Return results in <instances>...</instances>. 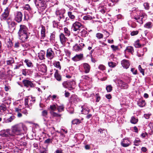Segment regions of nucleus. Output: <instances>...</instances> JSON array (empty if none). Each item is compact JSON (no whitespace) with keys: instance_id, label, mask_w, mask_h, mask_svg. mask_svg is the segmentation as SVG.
<instances>
[{"instance_id":"48","label":"nucleus","mask_w":153,"mask_h":153,"mask_svg":"<svg viewBox=\"0 0 153 153\" xmlns=\"http://www.w3.org/2000/svg\"><path fill=\"white\" fill-rule=\"evenodd\" d=\"M48 114V112L46 110H44L42 112V116L46 117Z\"/></svg>"},{"instance_id":"41","label":"nucleus","mask_w":153,"mask_h":153,"mask_svg":"<svg viewBox=\"0 0 153 153\" xmlns=\"http://www.w3.org/2000/svg\"><path fill=\"white\" fill-rule=\"evenodd\" d=\"M81 123L80 121L78 119H74L72 121V123L73 124H77Z\"/></svg>"},{"instance_id":"21","label":"nucleus","mask_w":153,"mask_h":153,"mask_svg":"<svg viewBox=\"0 0 153 153\" xmlns=\"http://www.w3.org/2000/svg\"><path fill=\"white\" fill-rule=\"evenodd\" d=\"M45 52L44 51H41L38 54V56L39 59L41 60L45 59Z\"/></svg>"},{"instance_id":"35","label":"nucleus","mask_w":153,"mask_h":153,"mask_svg":"<svg viewBox=\"0 0 153 153\" xmlns=\"http://www.w3.org/2000/svg\"><path fill=\"white\" fill-rule=\"evenodd\" d=\"M9 27L10 29H11L13 27L16 25V23L14 22H11L7 21Z\"/></svg>"},{"instance_id":"55","label":"nucleus","mask_w":153,"mask_h":153,"mask_svg":"<svg viewBox=\"0 0 153 153\" xmlns=\"http://www.w3.org/2000/svg\"><path fill=\"white\" fill-rule=\"evenodd\" d=\"M138 33V31L137 30L133 31L131 32V36H134L135 35H137Z\"/></svg>"},{"instance_id":"6","label":"nucleus","mask_w":153,"mask_h":153,"mask_svg":"<svg viewBox=\"0 0 153 153\" xmlns=\"http://www.w3.org/2000/svg\"><path fill=\"white\" fill-rule=\"evenodd\" d=\"M9 15V10L8 7L5 10L4 12L1 15V20L4 21L7 20L8 18Z\"/></svg>"},{"instance_id":"12","label":"nucleus","mask_w":153,"mask_h":153,"mask_svg":"<svg viewBox=\"0 0 153 153\" xmlns=\"http://www.w3.org/2000/svg\"><path fill=\"white\" fill-rule=\"evenodd\" d=\"M117 82L119 86L121 87L122 88L126 89L128 88V85L127 84L123 82L121 80H118Z\"/></svg>"},{"instance_id":"9","label":"nucleus","mask_w":153,"mask_h":153,"mask_svg":"<svg viewBox=\"0 0 153 153\" xmlns=\"http://www.w3.org/2000/svg\"><path fill=\"white\" fill-rule=\"evenodd\" d=\"M38 67L39 71L44 74L46 73L47 71V67L45 64L39 65Z\"/></svg>"},{"instance_id":"37","label":"nucleus","mask_w":153,"mask_h":153,"mask_svg":"<svg viewBox=\"0 0 153 153\" xmlns=\"http://www.w3.org/2000/svg\"><path fill=\"white\" fill-rule=\"evenodd\" d=\"M6 77V75L5 74V71H0V78L1 79H5Z\"/></svg>"},{"instance_id":"36","label":"nucleus","mask_w":153,"mask_h":153,"mask_svg":"<svg viewBox=\"0 0 153 153\" xmlns=\"http://www.w3.org/2000/svg\"><path fill=\"white\" fill-rule=\"evenodd\" d=\"M19 12L17 11L15 13V19H14L16 21L18 22H19Z\"/></svg>"},{"instance_id":"60","label":"nucleus","mask_w":153,"mask_h":153,"mask_svg":"<svg viewBox=\"0 0 153 153\" xmlns=\"http://www.w3.org/2000/svg\"><path fill=\"white\" fill-rule=\"evenodd\" d=\"M53 25L54 27H56L58 26V23L55 21H53Z\"/></svg>"},{"instance_id":"47","label":"nucleus","mask_w":153,"mask_h":153,"mask_svg":"<svg viewBox=\"0 0 153 153\" xmlns=\"http://www.w3.org/2000/svg\"><path fill=\"white\" fill-rule=\"evenodd\" d=\"M64 32L66 34V36H69L70 34V32L66 27H65L64 29Z\"/></svg>"},{"instance_id":"28","label":"nucleus","mask_w":153,"mask_h":153,"mask_svg":"<svg viewBox=\"0 0 153 153\" xmlns=\"http://www.w3.org/2000/svg\"><path fill=\"white\" fill-rule=\"evenodd\" d=\"M68 14L69 17L71 19H75V16L74 12H68Z\"/></svg>"},{"instance_id":"10","label":"nucleus","mask_w":153,"mask_h":153,"mask_svg":"<svg viewBox=\"0 0 153 153\" xmlns=\"http://www.w3.org/2000/svg\"><path fill=\"white\" fill-rule=\"evenodd\" d=\"M131 144V142L128 138H124L121 142V145L124 147H127Z\"/></svg>"},{"instance_id":"1","label":"nucleus","mask_w":153,"mask_h":153,"mask_svg":"<svg viewBox=\"0 0 153 153\" xmlns=\"http://www.w3.org/2000/svg\"><path fill=\"white\" fill-rule=\"evenodd\" d=\"M20 39L21 42H24L28 38L27 28L24 25H20Z\"/></svg>"},{"instance_id":"7","label":"nucleus","mask_w":153,"mask_h":153,"mask_svg":"<svg viewBox=\"0 0 153 153\" xmlns=\"http://www.w3.org/2000/svg\"><path fill=\"white\" fill-rule=\"evenodd\" d=\"M54 53L51 48L48 49L47 51L46 56L47 58L50 59H52L54 56Z\"/></svg>"},{"instance_id":"18","label":"nucleus","mask_w":153,"mask_h":153,"mask_svg":"<svg viewBox=\"0 0 153 153\" xmlns=\"http://www.w3.org/2000/svg\"><path fill=\"white\" fill-rule=\"evenodd\" d=\"M20 124V126H21V128L20 129V133L23 134L27 130V127L25 125L22 123H21Z\"/></svg>"},{"instance_id":"27","label":"nucleus","mask_w":153,"mask_h":153,"mask_svg":"<svg viewBox=\"0 0 153 153\" xmlns=\"http://www.w3.org/2000/svg\"><path fill=\"white\" fill-rule=\"evenodd\" d=\"M6 104L8 105V104L5 102L1 104L0 105V110H2L3 111H5L7 109Z\"/></svg>"},{"instance_id":"33","label":"nucleus","mask_w":153,"mask_h":153,"mask_svg":"<svg viewBox=\"0 0 153 153\" xmlns=\"http://www.w3.org/2000/svg\"><path fill=\"white\" fill-rule=\"evenodd\" d=\"M6 44L8 47H11L13 45V43L10 38H8L7 39Z\"/></svg>"},{"instance_id":"8","label":"nucleus","mask_w":153,"mask_h":153,"mask_svg":"<svg viewBox=\"0 0 153 153\" xmlns=\"http://www.w3.org/2000/svg\"><path fill=\"white\" fill-rule=\"evenodd\" d=\"M12 131L14 134L16 135H19V125L16 124L12 127Z\"/></svg>"},{"instance_id":"15","label":"nucleus","mask_w":153,"mask_h":153,"mask_svg":"<svg viewBox=\"0 0 153 153\" xmlns=\"http://www.w3.org/2000/svg\"><path fill=\"white\" fill-rule=\"evenodd\" d=\"M22 82L25 86H30L31 87H33L34 86L33 84L30 81L28 80H24Z\"/></svg>"},{"instance_id":"29","label":"nucleus","mask_w":153,"mask_h":153,"mask_svg":"<svg viewBox=\"0 0 153 153\" xmlns=\"http://www.w3.org/2000/svg\"><path fill=\"white\" fill-rule=\"evenodd\" d=\"M57 104H53L50 105V108L51 110V111H54L57 110Z\"/></svg>"},{"instance_id":"42","label":"nucleus","mask_w":153,"mask_h":153,"mask_svg":"<svg viewBox=\"0 0 153 153\" xmlns=\"http://www.w3.org/2000/svg\"><path fill=\"white\" fill-rule=\"evenodd\" d=\"M140 142V140L138 138H137L134 142V145L135 146H138Z\"/></svg>"},{"instance_id":"61","label":"nucleus","mask_w":153,"mask_h":153,"mask_svg":"<svg viewBox=\"0 0 153 153\" xmlns=\"http://www.w3.org/2000/svg\"><path fill=\"white\" fill-rule=\"evenodd\" d=\"M55 37V35L54 33H53L52 34H51L50 36V39L51 40H53Z\"/></svg>"},{"instance_id":"19","label":"nucleus","mask_w":153,"mask_h":153,"mask_svg":"<svg viewBox=\"0 0 153 153\" xmlns=\"http://www.w3.org/2000/svg\"><path fill=\"white\" fill-rule=\"evenodd\" d=\"M65 12V10L64 9L61 10H57L56 11V13L57 15H60V18H62L63 17V14Z\"/></svg>"},{"instance_id":"30","label":"nucleus","mask_w":153,"mask_h":153,"mask_svg":"<svg viewBox=\"0 0 153 153\" xmlns=\"http://www.w3.org/2000/svg\"><path fill=\"white\" fill-rule=\"evenodd\" d=\"M57 110L59 112H61L64 111V107L63 105H62L60 106H57Z\"/></svg>"},{"instance_id":"49","label":"nucleus","mask_w":153,"mask_h":153,"mask_svg":"<svg viewBox=\"0 0 153 153\" xmlns=\"http://www.w3.org/2000/svg\"><path fill=\"white\" fill-rule=\"evenodd\" d=\"M96 37L98 39H100L103 37V35L100 33H98L96 34Z\"/></svg>"},{"instance_id":"16","label":"nucleus","mask_w":153,"mask_h":153,"mask_svg":"<svg viewBox=\"0 0 153 153\" xmlns=\"http://www.w3.org/2000/svg\"><path fill=\"white\" fill-rule=\"evenodd\" d=\"M137 104L140 107H143L145 106L146 105V103L145 100H143L142 99H139L137 101Z\"/></svg>"},{"instance_id":"31","label":"nucleus","mask_w":153,"mask_h":153,"mask_svg":"<svg viewBox=\"0 0 153 153\" xmlns=\"http://www.w3.org/2000/svg\"><path fill=\"white\" fill-rule=\"evenodd\" d=\"M125 52H128L131 53L132 54L134 52V49L131 46L127 47L125 50Z\"/></svg>"},{"instance_id":"46","label":"nucleus","mask_w":153,"mask_h":153,"mask_svg":"<svg viewBox=\"0 0 153 153\" xmlns=\"http://www.w3.org/2000/svg\"><path fill=\"white\" fill-rule=\"evenodd\" d=\"M96 98V102H99L101 99V97L99 93L96 94L95 95Z\"/></svg>"},{"instance_id":"44","label":"nucleus","mask_w":153,"mask_h":153,"mask_svg":"<svg viewBox=\"0 0 153 153\" xmlns=\"http://www.w3.org/2000/svg\"><path fill=\"white\" fill-rule=\"evenodd\" d=\"M81 35L82 36H86L87 35V32L85 30L83 29L80 31Z\"/></svg>"},{"instance_id":"20","label":"nucleus","mask_w":153,"mask_h":153,"mask_svg":"<svg viewBox=\"0 0 153 153\" xmlns=\"http://www.w3.org/2000/svg\"><path fill=\"white\" fill-rule=\"evenodd\" d=\"M82 110L81 111L82 113L84 114H88L90 111L89 109L86 107L85 106H82Z\"/></svg>"},{"instance_id":"51","label":"nucleus","mask_w":153,"mask_h":153,"mask_svg":"<svg viewBox=\"0 0 153 153\" xmlns=\"http://www.w3.org/2000/svg\"><path fill=\"white\" fill-rule=\"evenodd\" d=\"M106 88L108 92H111L112 90V87L111 85L107 86Z\"/></svg>"},{"instance_id":"23","label":"nucleus","mask_w":153,"mask_h":153,"mask_svg":"<svg viewBox=\"0 0 153 153\" xmlns=\"http://www.w3.org/2000/svg\"><path fill=\"white\" fill-rule=\"evenodd\" d=\"M153 26V23L150 22H148L146 23L144 25V27L145 28L148 29L152 28Z\"/></svg>"},{"instance_id":"53","label":"nucleus","mask_w":153,"mask_h":153,"mask_svg":"<svg viewBox=\"0 0 153 153\" xmlns=\"http://www.w3.org/2000/svg\"><path fill=\"white\" fill-rule=\"evenodd\" d=\"M138 69L140 71V72L143 75H144V70L143 69L140 65H139L138 66Z\"/></svg>"},{"instance_id":"63","label":"nucleus","mask_w":153,"mask_h":153,"mask_svg":"<svg viewBox=\"0 0 153 153\" xmlns=\"http://www.w3.org/2000/svg\"><path fill=\"white\" fill-rule=\"evenodd\" d=\"M70 95V94L68 91H65V97H68Z\"/></svg>"},{"instance_id":"5","label":"nucleus","mask_w":153,"mask_h":153,"mask_svg":"<svg viewBox=\"0 0 153 153\" xmlns=\"http://www.w3.org/2000/svg\"><path fill=\"white\" fill-rule=\"evenodd\" d=\"M144 16L142 14L140 15L137 14V15H135L134 17V19L140 24H143V21H144Z\"/></svg>"},{"instance_id":"43","label":"nucleus","mask_w":153,"mask_h":153,"mask_svg":"<svg viewBox=\"0 0 153 153\" xmlns=\"http://www.w3.org/2000/svg\"><path fill=\"white\" fill-rule=\"evenodd\" d=\"M139 40H138L135 42L134 44V46L136 48H139L141 47V45L139 42Z\"/></svg>"},{"instance_id":"52","label":"nucleus","mask_w":153,"mask_h":153,"mask_svg":"<svg viewBox=\"0 0 153 153\" xmlns=\"http://www.w3.org/2000/svg\"><path fill=\"white\" fill-rule=\"evenodd\" d=\"M100 9V11L103 14L105 13L106 10V7H101Z\"/></svg>"},{"instance_id":"59","label":"nucleus","mask_w":153,"mask_h":153,"mask_svg":"<svg viewBox=\"0 0 153 153\" xmlns=\"http://www.w3.org/2000/svg\"><path fill=\"white\" fill-rule=\"evenodd\" d=\"M26 144V143L25 142L20 140V146H25Z\"/></svg>"},{"instance_id":"50","label":"nucleus","mask_w":153,"mask_h":153,"mask_svg":"<svg viewBox=\"0 0 153 153\" xmlns=\"http://www.w3.org/2000/svg\"><path fill=\"white\" fill-rule=\"evenodd\" d=\"M83 19L85 20H91L92 19V17L89 15H86L84 16Z\"/></svg>"},{"instance_id":"58","label":"nucleus","mask_w":153,"mask_h":153,"mask_svg":"<svg viewBox=\"0 0 153 153\" xmlns=\"http://www.w3.org/2000/svg\"><path fill=\"white\" fill-rule=\"evenodd\" d=\"M25 9L28 11L30 10L31 8L30 7V6L28 4H26L25 7Z\"/></svg>"},{"instance_id":"17","label":"nucleus","mask_w":153,"mask_h":153,"mask_svg":"<svg viewBox=\"0 0 153 153\" xmlns=\"http://www.w3.org/2000/svg\"><path fill=\"white\" fill-rule=\"evenodd\" d=\"M83 57L82 54H76L74 57L72 58V60L74 61H77L81 60Z\"/></svg>"},{"instance_id":"54","label":"nucleus","mask_w":153,"mask_h":153,"mask_svg":"<svg viewBox=\"0 0 153 153\" xmlns=\"http://www.w3.org/2000/svg\"><path fill=\"white\" fill-rule=\"evenodd\" d=\"M98 68L102 71L105 70V67L103 65H100L98 67Z\"/></svg>"},{"instance_id":"64","label":"nucleus","mask_w":153,"mask_h":153,"mask_svg":"<svg viewBox=\"0 0 153 153\" xmlns=\"http://www.w3.org/2000/svg\"><path fill=\"white\" fill-rule=\"evenodd\" d=\"M5 134L7 135H10V130L9 129H7L6 130Z\"/></svg>"},{"instance_id":"45","label":"nucleus","mask_w":153,"mask_h":153,"mask_svg":"<svg viewBox=\"0 0 153 153\" xmlns=\"http://www.w3.org/2000/svg\"><path fill=\"white\" fill-rule=\"evenodd\" d=\"M15 118L14 116L12 115L9 118L7 119V121L8 122H11L13 120H14Z\"/></svg>"},{"instance_id":"38","label":"nucleus","mask_w":153,"mask_h":153,"mask_svg":"<svg viewBox=\"0 0 153 153\" xmlns=\"http://www.w3.org/2000/svg\"><path fill=\"white\" fill-rule=\"evenodd\" d=\"M25 62L27 65L28 67H30L33 66L32 63L30 60H29L28 59H25Z\"/></svg>"},{"instance_id":"26","label":"nucleus","mask_w":153,"mask_h":153,"mask_svg":"<svg viewBox=\"0 0 153 153\" xmlns=\"http://www.w3.org/2000/svg\"><path fill=\"white\" fill-rule=\"evenodd\" d=\"M50 113L53 117H60L62 115L61 114H59L53 111H50Z\"/></svg>"},{"instance_id":"2","label":"nucleus","mask_w":153,"mask_h":153,"mask_svg":"<svg viewBox=\"0 0 153 153\" xmlns=\"http://www.w3.org/2000/svg\"><path fill=\"white\" fill-rule=\"evenodd\" d=\"M82 27L83 25H82L81 23L76 22L73 24L72 28L74 31L79 32Z\"/></svg>"},{"instance_id":"39","label":"nucleus","mask_w":153,"mask_h":153,"mask_svg":"<svg viewBox=\"0 0 153 153\" xmlns=\"http://www.w3.org/2000/svg\"><path fill=\"white\" fill-rule=\"evenodd\" d=\"M14 60L13 58H9L8 60L7 61V65H10L13 63Z\"/></svg>"},{"instance_id":"32","label":"nucleus","mask_w":153,"mask_h":153,"mask_svg":"<svg viewBox=\"0 0 153 153\" xmlns=\"http://www.w3.org/2000/svg\"><path fill=\"white\" fill-rule=\"evenodd\" d=\"M108 66L111 68H114L117 65V64L116 63L112 62H108Z\"/></svg>"},{"instance_id":"4","label":"nucleus","mask_w":153,"mask_h":153,"mask_svg":"<svg viewBox=\"0 0 153 153\" xmlns=\"http://www.w3.org/2000/svg\"><path fill=\"white\" fill-rule=\"evenodd\" d=\"M35 101V100L34 98H32V97L27 98L25 100V105L27 107L29 106L30 105L31 106L34 103Z\"/></svg>"},{"instance_id":"11","label":"nucleus","mask_w":153,"mask_h":153,"mask_svg":"<svg viewBox=\"0 0 153 153\" xmlns=\"http://www.w3.org/2000/svg\"><path fill=\"white\" fill-rule=\"evenodd\" d=\"M84 71L85 73H88L90 70L91 67L90 65L87 63H83L82 64Z\"/></svg>"},{"instance_id":"40","label":"nucleus","mask_w":153,"mask_h":153,"mask_svg":"<svg viewBox=\"0 0 153 153\" xmlns=\"http://www.w3.org/2000/svg\"><path fill=\"white\" fill-rule=\"evenodd\" d=\"M137 121L138 120L134 117H131L130 120V122L131 123L135 124L137 123Z\"/></svg>"},{"instance_id":"56","label":"nucleus","mask_w":153,"mask_h":153,"mask_svg":"<svg viewBox=\"0 0 153 153\" xmlns=\"http://www.w3.org/2000/svg\"><path fill=\"white\" fill-rule=\"evenodd\" d=\"M111 47L114 51H116L118 49V48L117 46H115L114 45H111Z\"/></svg>"},{"instance_id":"14","label":"nucleus","mask_w":153,"mask_h":153,"mask_svg":"<svg viewBox=\"0 0 153 153\" xmlns=\"http://www.w3.org/2000/svg\"><path fill=\"white\" fill-rule=\"evenodd\" d=\"M59 37L61 43L63 45H65L68 40L67 38L65 37V35L63 33H61Z\"/></svg>"},{"instance_id":"24","label":"nucleus","mask_w":153,"mask_h":153,"mask_svg":"<svg viewBox=\"0 0 153 153\" xmlns=\"http://www.w3.org/2000/svg\"><path fill=\"white\" fill-rule=\"evenodd\" d=\"M43 1H35V3L36 5L37 6H38L40 7H43L44 5V3L43 2Z\"/></svg>"},{"instance_id":"25","label":"nucleus","mask_w":153,"mask_h":153,"mask_svg":"<svg viewBox=\"0 0 153 153\" xmlns=\"http://www.w3.org/2000/svg\"><path fill=\"white\" fill-rule=\"evenodd\" d=\"M54 77L58 81H61L62 78L60 75H59L57 72V70H56L54 74Z\"/></svg>"},{"instance_id":"57","label":"nucleus","mask_w":153,"mask_h":153,"mask_svg":"<svg viewBox=\"0 0 153 153\" xmlns=\"http://www.w3.org/2000/svg\"><path fill=\"white\" fill-rule=\"evenodd\" d=\"M144 6L146 9L148 10L149 8V4L148 3H145L144 4Z\"/></svg>"},{"instance_id":"13","label":"nucleus","mask_w":153,"mask_h":153,"mask_svg":"<svg viewBox=\"0 0 153 153\" xmlns=\"http://www.w3.org/2000/svg\"><path fill=\"white\" fill-rule=\"evenodd\" d=\"M121 64L124 68L127 69L129 68L130 63L129 60L123 59L121 61Z\"/></svg>"},{"instance_id":"3","label":"nucleus","mask_w":153,"mask_h":153,"mask_svg":"<svg viewBox=\"0 0 153 153\" xmlns=\"http://www.w3.org/2000/svg\"><path fill=\"white\" fill-rule=\"evenodd\" d=\"M74 83V82L73 81H68L63 82L62 85L64 88H68L69 90H71L73 89L72 86Z\"/></svg>"},{"instance_id":"22","label":"nucleus","mask_w":153,"mask_h":153,"mask_svg":"<svg viewBox=\"0 0 153 153\" xmlns=\"http://www.w3.org/2000/svg\"><path fill=\"white\" fill-rule=\"evenodd\" d=\"M45 27L43 26H42V29L41 30V39H43L45 37Z\"/></svg>"},{"instance_id":"34","label":"nucleus","mask_w":153,"mask_h":153,"mask_svg":"<svg viewBox=\"0 0 153 153\" xmlns=\"http://www.w3.org/2000/svg\"><path fill=\"white\" fill-rule=\"evenodd\" d=\"M54 65L56 68H59L60 70L61 69V66L60 65V62L59 61H55L53 63Z\"/></svg>"},{"instance_id":"62","label":"nucleus","mask_w":153,"mask_h":153,"mask_svg":"<svg viewBox=\"0 0 153 153\" xmlns=\"http://www.w3.org/2000/svg\"><path fill=\"white\" fill-rule=\"evenodd\" d=\"M51 142V140L50 138H48L45 140L44 143H49Z\"/></svg>"}]
</instances>
